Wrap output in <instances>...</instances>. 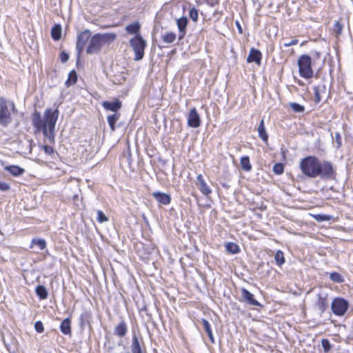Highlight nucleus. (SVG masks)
I'll use <instances>...</instances> for the list:
<instances>
[{"instance_id":"obj_1","label":"nucleus","mask_w":353,"mask_h":353,"mask_svg":"<svg viewBox=\"0 0 353 353\" xmlns=\"http://www.w3.org/2000/svg\"><path fill=\"white\" fill-rule=\"evenodd\" d=\"M59 115L58 109L52 110L48 108L41 116L39 112L35 111L32 116V123L35 133L42 132L45 139L50 143H54L55 125Z\"/></svg>"},{"instance_id":"obj_2","label":"nucleus","mask_w":353,"mask_h":353,"mask_svg":"<svg viewBox=\"0 0 353 353\" xmlns=\"http://www.w3.org/2000/svg\"><path fill=\"white\" fill-rule=\"evenodd\" d=\"M115 39L116 34L113 33L95 34L90 38L86 52L89 54L99 53L103 45L110 44Z\"/></svg>"},{"instance_id":"obj_3","label":"nucleus","mask_w":353,"mask_h":353,"mask_svg":"<svg viewBox=\"0 0 353 353\" xmlns=\"http://www.w3.org/2000/svg\"><path fill=\"white\" fill-rule=\"evenodd\" d=\"M16 107L14 102L0 97V125L8 127L12 121V113L14 112Z\"/></svg>"},{"instance_id":"obj_4","label":"nucleus","mask_w":353,"mask_h":353,"mask_svg":"<svg viewBox=\"0 0 353 353\" xmlns=\"http://www.w3.org/2000/svg\"><path fill=\"white\" fill-rule=\"evenodd\" d=\"M318 158L315 156H307L300 161L299 167L306 176H317Z\"/></svg>"},{"instance_id":"obj_5","label":"nucleus","mask_w":353,"mask_h":353,"mask_svg":"<svg viewBox=\"0 0 353 353\" xmlns=\"http://www.w3.org/2000/svg\"><path fill=\"white\" fill-rule=\"evenodd\" d=\"M298 66L301 77L310 79L313 77L311 58L307 54L301 55L298 60Z\"/></svg>"},{"instance_id":"obj_6","label":"nucleus","mask_w":353,"mask_h":353,"mask_svg":"<svg viewBox=\"0 0 353 353\" xmlns=\"http://www.w3.org/2000/svg\"><path fill=\"white\" fill-rule=\"evenodd\" d=\"M130 45L135 53L134 60L139 61L142 59L144 56V50L146 46V42L142 37L138 34L132 38L130 41Z\"/></svg>"},{"instance_id":"obj_7","label":"nucleus","mask_w":353,"mask_h":353,"mask_svg":"<svg viewBox=\"0 0 353 353\" xmlns=\"http://www.w3.org/2000/svg\"><path fill=\"white\" fill-rule=\"evenodd\" d=\"M336 174V168L331 161L318 159L317 176H332Z\"/></svg>"},{"instance_id":"obj_8","label":"nucleus","mask_w":353,"mask_h":353,"mask_svg":"<svg viewBox=\"0 0 353 353\" xmlns=\"http://www.w3.org/2000/svg\"><path fill=\"white\" fill-rule=\"evenodd\" d=\"M349 307V303L343 298L336 297L333 299L331 303V309L334 315L338 316H343Z\"/></svg>"},{"instance_id":"obj_9","label":"nucleus","mask_w":353,"mask_h":353,"mask_svg":"<svg viewBox=\"0 0 353 353\" xmlns=\"http://www.w3.org/2000/svg\"><path fill=\"white\" fill-rule=\"evenodd\" d=\"M329 305L328 293L326 290L321 289L316 294V300L315 305L321 313H323L327 308Z\"/></svg>"},{"instance_id":"obj_10","label":"nucleus","mask_w":353,"mask_h":353,"mask_svg":"<svg viewBox=\"0 0 353 353\" xmlns=\"http://www.w3.org/2000/svg\"><path fill=\"white\" fill-rule=\"evenodd\" d=\"M90 38L91 32L89 30H85L78 35L76 45L78 57H80L85 44L90 40Z\"/></svg>"},{"instance_id":"obj_11","label":"nucleus","mask_w":353,"mask_h":353,"mask_svg":"<svg viewBox=\"0 0 353 353\" xmlns=\"http://www.w3.org/2000/svg\"><path fill=\"white\" fill-rule=\"evenodd\" d=\"M188 125L191 128H198L201 125V119L195 108L190 110L188 115Z\"/></svg>"},{"instance_id":"obj_12","label":"nucleus","mask_w":353,"mask_h":353,"mask_svg":"<svg viewBox=\"0 0 353 353\" xmlns=\"http://www.w3.org/2000/svg\"><path fill=\"white\" fill-rule=\"evenodd\" d=\"M241 296L245 302L250 305L259 306L261 304L254 298V295L245 288L241 289Z\"/></svg>"},{"instance_id":"obj_13","label":"nucleus","mask_w":353,"mask_h":353,"mask_svg":"<svg viewBox=\"0 0 353 353\" xmlns=\"http://www.w3.org/2000/svg\"><path fill=\"white\" fill-rule=\"evenodd\" d=\"M314 101L316 103H319L323 98L326 97L327 88L325 85L321 84V85L315 86L314 88Z\"/></svg>"},{"instance_id":"obj_14","label":"nucleus","mask_w":353,"mask_h":353,"mask_svg":"<svg viewBox=\"0 0 353 353\" xmlns=\"http://www.w3.org/2000/svg\"><path fill=\"white\" fill-rule=\"evenodd\" d=\"M262 54L259 50L251 48L250 53L247 57L248 63L254 62L258 65L261 64Z\"/></svg>"},{"instance_id":"obj_15","label":"nucleus","mask_w":353,"mask_h":353,"mask_svg":"<svg viewBox=\"0 0 353 353\" xmlns=\"http://www.w3.org/2000/svg\"><path fill=\"white\" fill-rule=\"evenodd\" d=\"M103 107L108 110L117 112L121 108V102L119 99L113 101H105L102 103Z\"/></svg>"},{"instance_id":"obj_16","label":"nucleus","mask_w":353,"mask_h":353,"mask_svg":"<svg viewBox=\"0 0 353 353\" xmlns=\"http://www.w3.org/2000/svg\"><path fill=\"white\" fill-rule=\"evenodd\" d=\"M152 196L161 204L168 205L171 201L170 196L163 192H154L152 193Z\"/></svg>"},{"instance_id":"obj_17","label":"nucleus","mask_w":353,"mask_h":353,"mask_svg":"<svg viewBox=\"0 0 353 353\" xmlns=\"http://www.w3.org/2000/svg\"><path fill=\"white\" fill-rule=\"evenodd\" d=\"M128 327L124 321H121L114 328V334L119 337H123L126 335Z\"/></svg>"},{"instance_id":"obj_18","label":"nucleus","mask_w":353,"mask_h":353,"mask_svg":"<svg viewBox=\"0 0 353 353\" xmlns=\"http://www.w3.org/2000/svg\"><path fill=\"white\" fill-rule=\"evenodd\" d=\"M196 185L200 191L205 196L209 195L212 192L210 186L205 182L203 178H197Z\"/></svg>"},{"instance_id":"obj_19","label":"nucleus","mask_w":353,"mask_h":353,"mask_svg":"<svg viewBox=\"0 0 353 353\" xmlns=\"http://www.w3.org/2000/svg\"><path fill=\"white\" fill-rule=\"evenodd\" d=\"M176 23L180 32V35L179 36V39H181L184 37L185 34L188 19L186 17H181L180 19H177Z\"/></svg>"},{"instance_id":"obj_20","label":"nucleus","mask_w":353,"mask_h":353,"mask_svg":"<svg viewBox=\"0 0 353 353\" xmlns=\"http://www.w3.org/2000/svg\"><path fill=\"white\" fill-rule=\"evenodd\" d=\"M257 131L259 133V137L265 142L268 141V135L266 132L264 124V120L261 119L260 123L258 126Z\"/></svg>"},{"instance_id":"obj_21","label":"nucleus","mask_w":353,"mask_h":353,"mask_svg":"<svg viewBox=\"0 0 353 353\" xmlns=\"http://www.w3.org/2000/svg\"><path fill=\"white\" fill-rule=\"evenodd\" d=\"M60 330L63 334L68 335L71 334L70 320L69 319H65L61 322Z\"/></svg>"},{"instance_id":"obj_22","label":"nucleus","mask_w":353,"mask_h":353,"mask_svg":"<svg viewBox=\"0 0 353 353\" xmlns=\"http://www.w3.org/2000/svg\"><path fill=\"white\" fill-rule=\"evenodd\" d=\"M62 28L59 24L54 25L51 30L52 38L55 41H59L61 37Z\"/></svg>"},{"instance_id":"obj_23","label":"nucleus","mask_w":353,"mask_h":353,"mask_svg":"<svg viewBox=\"0 0 353 353\" xmlns=\"http://www.w3.org/2000/svg\"><path fill=\"white\" fill-rule=\"evenodd\" d=\"M4 169L8 171L13 176L21 175L24 173V169L17 165L6 166Z\"/></svg>"},{"instance_id":"obj_24","label":"nucleus","mask_w":353,"mask_h":353,"mask_svg":"<svg viewBox=\"0 0 353 353\" xmlns=\"http://www.w3.org/2000/svg\"><path fill=\"white\" fill-rule=\"evenodd\" d=\"M201 323L203 325L204 330L207 332V334H208L210 341L214 343V336L212 334V331L211 325H210V323L205 319H201Z\"/></svg>"},{"instance_id":"obj_25","label":"nucleus","mask_w":353,"mask_h":353,"mask_svg":"<svg viewBox=\"0 0 353 353\" xmlns=\"http://www.w3.org/2000/svg\"><path fill=\"white\" fill-rule=\"evenodd\" d=\"M131 350L132 353H143L140 343L136 335L132 337Z\"/></svg>"},{"instance_id":"obj_26","label":"nucleus","mask_w":353,"mask_h":353,"mask_svg":"<svg viewBox=\"0 0 353 353\" xmlns=\"http://www.w3.org/2000/svg\"><path fill=\"white\" fill-rule=\"evenodd\" d=\"M120 117V114L115 113L114 114L109 115L107 118L108 123L112 131L115 130V124Z\"/></svg>"},{"instance_id":"obj_27","label":"nucleus","mask_w":353,"mask_h":353,"mask_svg":"<svg viewBox=\"0 0 353 353\" xmlns=\"http://www.w3.org/2000/svg\"><path fill=\"white\" fill-rule=\"evenodd\" d=\"M140 23L139 22H134L129 24L125 27V30L129 34H137L140 30Z\"/></svg>"},{"instance_id":"obj_28","label":"nucleus","mask_w":353,"mask_h":353,"mask_svg":"<svg viewBox=\"0 0 353 353\" xmlns=\"http://www.w3.org/2000/svg\"><path fill=\"white\" fill-rule=\"evenodd\" d=\"M161 38L163 42L169 44L173 43L175 41L176 35L175 33L172 32H168L162 34Z\"/></svg>"},{"instance_id":"obj_29","label":"nucleus","mask_w":353,"mask_h":353,"mask_svg":"<svg viewBox=\"0 0 353 353\" xmlns=\"http://www.w3.org/2000/svg\"><path fill=\"white\" fill-rule=\"evenodd\" d=\"M225 249L229 253L232 254H237L240 252L239 245L236 243L232 242L227 243L225 244Z\"/></svg>"},{"instance_id":"obj_30","label":"nucleus","mask_w":353,"mask_h":353,"mask_svg":"<svg viewBox=\"0 0 353 353\" xmlns=\"http://www.w3.org/2000/svg\"><path fill=\"white\" fill-rule=\"evenodd\" d=\"M77 81V74L74 70L70 71L68 74V78L65 81V85L67 87H70L72 85L76 83Z\"/></svg>"},{"instance_id":"obj_31","label":"nucleus","mask_w":353,"mask_h":353,"mask_svg":"<svg viewBox=\"0 0 353 353\" xmlns=\"http://www.w3.org/2000/svg\"><path fill=\"white\" fill-rule=\"evenodd\" d=\"M36 294L40 299H46L48 297L47 290L43 285H38L36 288Z\"/></svg>"},{"instance_id":"obj_32","label":"nucleus","mask_w":353,"mask_h":353,"mask_svg":"<svg viewBox=\"0 0 353 353\" xmlns=\"http://www.w3.org/2000/svg\"><path fill=\"white\" fill-rule=\"evenodd\" d=\"M274 259L279 266H281L285 262L283 252L281 250L276 252Z\"/></svg>"},{"instance_id":"obj_33","label":"nucleus","mask_w":353,"mask_h":353,"mask_svg":"<svg viewBox=\"0 0 353 353\" xmlns=\"http://www.w3.org/2000/svg\"><path fill=\"white\" fill-rule=\"evenodd\" d=\"M241 165L242 168L246 171L251 170V164L248 157H243L241 159Z\"/></svg>"},{"instance_id":"obj_34","label":"nucleus","mask_w":353,"mask_h":353,"mask_svg":"<svg viewBox=\"0 0 353 353\" xmlns=\"http://www.w3.org/2000/svg\"><path fill=\"white\" fill-rule=\"evenodd\" d=\"M330 279L335 282V283H343L344 281V279L343 277V276L336 272H332L330 274Z\"/></svg>"},{"instance_id":"obj_35","label":"nucleus","mask_w":353,"mask_h":353,"mask_svg":"<svg viewBox=\"0 0 353 353\" xmlns=\"http://www.w3.org/2000/svg\"><path fill=\"white\" fill-rule=\"evenodd\" d=\"M32 245H38L40 250H44L46 248V243L42 239H33L32 240Z\"/></svg>"},{"instance_id":"obj_36","label":"nucleus","mask_w":353,"mask_h":353,"mask_svg":"<svg viewBox=\"0 0 353 353\" xmlns=\"http://www.w3.org/2000/svg\"><path fill=\"white\" fill-rule=\"evenodd\" d=\"M284 165L281 163H275L273 166V172L276 175H280L283 172Z\"/></svg>"},{"instance_id":"obj_37","label":"nucleus","mask_w":353,"mask_h":353,"mask_svg":"<svg viewBox=\"0 0 353 353\" xmlns=\"http://www.w3.org/2000/svg\"><path fill=\"white\" fill-rule=\"evenodd\" d=\"M290 106L292 110L295 112H303L305 110V108L303 105H301L296 103H290Z\"/></svg>"},{"instance_id":"obj_38","label":"nucleus","mask_w":353,"mask_h":353,"mask_svg":"<svg viewBox=\"0 0 353 353\" xmlns=\"http://www.w3.org/2000/svg\"><path fill=\"white\" fill-rule=\"evenodd\" d=\"M97 220L98 222L102 223L104 222H107L108 221V218L101 210H97Z\"/></svg>"},{"instance_id":"obj_39","label":"nucleus","mask_w":353,"mask_h":353,"mask_svg":"<svg viewBox=\"0 0 353 353\" xmlns=\"http://www.w3.org/2000/svg\"><path fill=\"white\" fill-rule=\"evenodd\" d=\"M313 216L315 219V220L319 222L327 221H330L331 219V216L329 215L321 214H314Z\"/></svg>"},{"instance_id":"obj_40","label":"nucleus","mask_w":353,"mask_h":353,"mask_svg":"<svg viewBox=\"0 0 353 353\" xmlns=\"http://www.w3.org/2000/svg\"><path fill=\"white\" fill-rule=\"evenodd\" d=\"M10 188V184L3 179L0 178V191L6 192Z\"/></svg>"},{"instance_id":"obj_41","label":"nucleus","mask_w":353,"mask_h":353,"mask_svg":"<svg viewBox=\"0 0 353 353\" xmlns=\"http://www.w3.org/2000/svg\"><path fill=\"white\" fill-rule=\"evenodd\" d=\"M189 16L193 21H196L198 20V10L194 7L192 8Z\"/></svg>"},{"instance_id":"obj_42","label":"nucleus","mask_w":353,"mask_h":353,"mask_svg":"<svg viewBox=\"0 0 353 353\" xmlns=\"http://www.w3.org/2000/svg\"><path fill=\"white\" fill-rule=\"evenodd\" d=\"M322 347L325 352H327L331 349V344L328 339H323L321 341Z\"/></svg>"},{"instance_id":"obj_43","label":"nucleus","mask_w":353,"mask_h":353,"mask_svg":"<svg viewBox=\"0 0 353 353\" xmlns=\"http://www.w3.org/2000/svg\"><path fill=\"white\" fill-rule=\"evenodd\" d=\"M343 26L339 21H336L334 24V31L337 36L342 33Z\"/></svg>"},{"instance_id":"obj_44","label":"nucleus","mask_w":353,"mask_h":353,"mask_svg":"<svg viewBox=\"0 0 353 353\" xmlns=\"http://www.w3.org/2000/svg\"><path fill=\"white\" fill-rule=\"evenodd\" d=\"M334 141L336 143V147L339 148L342 145V139L339 132H336L334 134Z\"/></svg>"},{"instance_id":"obj_45","label":"nucleus","mask_w":353,"mask_h":353,"mask_svg":"<svg viewBox=\"0 0 353 353\" xmlns=\"http://www.w3.org/2000/svg\"><path fill=\"white\" fill-rule=\"evenodd\" d=\"M34 329L38 333H42L44 331V327L41 321H38L34 323Z\"/></svg>"},{"instance_id":"obj_46","label":"nucleus","mask_w":353,"mask_h":353,"mask_svg":"<svg viewBox=\"0 0 353 353\" xmlns=\"http://www.w3.org/2000/svg\"><path fill=\"white\" fill-rule=\"evenodd\" d=\"M60 59L61 61V62L63 63H65L66 62L68 59H69V55L68 53H66L64 51H62L61 53H60Z\"/></svg>"},{"instance_id":"obj_47","label":"nucleus","mask_w":353,"mask_h":353,"mask_svg":"<svg viewBox=\"0 0 353 353\" xmlns=\"http://www.w3.org/2000/svg\"><path fill=\"white\" fill-rule=\"evenodd\" d=\"M43 148L45 152L48 154H52L54 152V149L52 146L43 145Z\"/></svg>"},{"instance_id":"obj_48","label":"nucleus","mask_w":353,"mask_h":353,"mask_svg":"<svg viewBox=\"0 0 353 353\" xmlns=\"http://www.w3.org/2000/svg\"><path fill=\"white\" fill-rule=\"evenodd\" d=\"M297 43H298V40L297 39H292V41H290L288 43H284V47H285V48L290 47V46H292L296 45Z\"/></svg>"},{"instance_id":"obj_49","label":"nucleus","mask_w":353,"mask_h":353,"mask_svg":"<svg viewBox=\"0 0 353 353\" xmlns=\"http://www.w3.org/2000/svg\"><path fill=\"white\" fill-rule=\"evenodd\" d=\"M235 23H236V27L238 28L239 32L240 33H242L243 32V30H242V28H241L239 22L236 21Z\"/></svg>"},{"instance_id":"obj_50","label":"nucleus","mask_w":353,"mask_h":353,"mask_svg":"<svg viewBox=\"0 0 353 353\" xmlns=\"http://www.w3.org/2000/svg\"><path fill=\"white\" fill-rule=\"evenodd\" d=\"M27 143H28L29 145H30V143L29 142V141H28Z\"/></svg>"}]
</instances>
